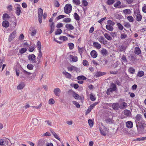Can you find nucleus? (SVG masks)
I'll return each instance as SVG.
<instances>
[{"mask_svg": "<svg viewBox=\"0 0 146 146\" xmlns=\"http://www.w3.org/2000/svg\"><path fill=\"white\" fill-rule=\"evenodd\" d=\"M42 57V54L41 51L39 52L38 56L37 57V59L41 60V58Z\"/></svg>", "mask_w": 146, "mask_h": 146, "instance_id": "nucleus-61", "label": "nucleus"}, {"mask_svg": "<svg viewBox=\"0 0 146 146\" xmlns=\"http://www.w3.org/2000/svg\"><path fill=\"white\" fill-rule=\"evenodd\" d=\"M27 50L26 48H22L19 50V53L20 54H23L26 52Z\"/></svg>", "mask_w": 146, "mask_h": 146, "instance_id": "nucleus-47", "label": "nucleus"}, {"mask_svg": "<svg viewBox=\"0 0 146 146\" xmlns=\"http://www.w3.org/2000/svg\"><path fill=\"white\" fill-rule=\"evenodd\" d=\"M43 11L41 8H39L38 9V17H42Z\"/></svg>", "mask_w": 146, "mask_h": 146, "instance_id": "nucleus-33", "label": "nucleus"}, {"mask_svg": "<svg viewBox=\"0 0 146 146\" xmlns=\"http://www.w3.org/2000/svg\"><path fill=\"white\" fill-rule=\"evenodd\" d=\"M6 140L7 139H1L0 140V146L3 145L7 143L6 142Z\"/></svg>", "mask_w": 146, "mask_h": 146, "instance_id": "nucleus-30", "label": "nucleus"}, {"mask_svg": "<svg viewBox=\"0 0 146 146\" xmlns=\"http://www.w3.org/2000/svg\"><path fill=\"white\" fill-rule=\"evenodd\" d=\"M36 56L34 54H30L29 55L28 58L29 60L31 61L32 63L36 62Z\"/></svg>", "mask_w": 146, "mask_h": 146, "instance_id": "nucleus-5", "label": "nucleus"}, {"mask_svg": "<svg viewBox=\"0 0 146 146\" xmlns=\"http://www.w3.org/2000/svg\"><path fill=\"white\" fill-rule=\"evenodd\" d=\"M123 113L127 117L129 116L131 114L130 111L128 110H125L123 111Z\"/></svg>", "mask_w": 146, "mask_h": 146, "instance_id": "nucleus-24", "label": "nucleus"}, {"mask_svg": "<svg viewBox=\"0 0 146 146\" xmlns=\"http://www.w3.org/2000/svg\"><path fill=\"white\" fill-rule=\"evenodd\" d=\"M94 46L97 49H100L101 47V45L98 42H94L93 43Z\"/></svg>", "mask_w": 146, "mask_h": 146, "instance_id": "nucleus-19", "label": "nucleus"}, {"mask_svg": "<svg viewBox=\"0 0 146 146\" xmlns=\"http://www.w3.org/2000/svg\"><path fill=\"white\" fill-rule=\"evenodd\" d=\"M46 140L44 139H41L37 143L38 146H43L44 145Z\"/></svg>", "mask_w": 146, "mask_h": 146, "instance_id": "nucleus-8", "label": "nucleus"}, {"mask_svg": "<svg viewBox=\"0 0 146 146\" xmlns=\"http://www.w3.org/2000/svg\"><path fill=\"white\" fill-rule=\"evenodd\" d=\"M123 13L125 14H130L131 13V11L128 9L124 10L123 11Z\"/></svg>", "mask_w": 146, "mask_h": 146, "instance_id": "nucleus-42", "label": "nucleus"}, {"mask_svg": "<svg viewBox=\"0 0 146 146\" xmlns=\"http://www.w3.org/2000/svg\"><path fill=\"white\" fill-rule=\"evenodd\" d=\"M16 36V31L15 30L13 31L12 33L10 34L9 37L8 38V41L9 42H11L13 40L14 38Z\"/></svg>", "mask_w": 146, "mask_h": 146, "instance_id": "nucleus-3", "label": "nucleus"}, {"mask_svg": "<svg viewBox=\"0 0 146 146\" xmlns=\"http://www.w3.org/2000/svg\"><path fill=\"white\" fill-rule=\"evenodd\" d=\"M110 87L114 90L115 91L117 90V88L116 85L113 83H111V84L110 86Z\"/></svg>", "mask_w": 146, "mask_h": 146, "instance_id": "nucleus-38", "label": "nucleus"}, {"mask_svg": "<svg viewBox=\"0 0 146 146\" xmlns=\"http://www.w3.org/2000/svg\"><path fill=\"white\" fill-rule=\"evenodd\" d=\"M50 30L49 32V33L50 34L54 31L55 29L54 23L53 22H52V23L50 24Z\"/></svg>", "mask_w": 146, "mask_h": 146, "instance_id": "nucleus-14", "label": "nucleus"}, {"mask_svg": "<svg viewBox=\"0 0 146 146\" xmlns=\"http://www.w3.org/2000/svg\"><path fill=\"white\" fill-rule=\"evenodd\" d=\"M38 120L36 119H34L32 120V123L35 125H36L38 124Z\"/></svg>", "mask_w": 146, "mask_h": 146, "instance_id": "nucleus-58", "label": "nucleus"}, {"mask_svg": "<svg viewBox=\"0 0 146 146\" xmlns=\"http://www.w3.org/2000/svg\"><path fill=\"white\" fill-rule=\"evenodd\" d=\"M113 91H115L110 87L106 91V94L108 95H109L110 94V92H112Z\"/></svg>", "mask_w": 146, "mask_h": 146, "instance_id": "nucleus-28", "label": "nucleus"}, {"mask_svg": "<svg viewBox=\"0 0 146 146\" xmlns=\"http://www.w3.org/2000/svg\"><path fill=\"white\" fill-rule=\"evenodd\" d=\"M52 135H54V137L57 139H58L59 140H60V138L57 135L56 133H55L54 131H52Z\"/></svg>", "mask_w": 146, "mask_h": 146, "instance_id": "nucleus-46", "label": "nucleus"}, {"mask_svg": "<svg viewBox=\"0 0 146 146\" xmlns=\"http://www.w3.org/2000/svg\"><path fill=\"white\" fill-rule=\"evenodd\" d=\"M143 117L142 115L139 114H137L135 117V121H139L143 120L142 119Z\"/></svg>", "mask_w": 146, "mask_h": 146, "instance_id": "nucleus-13", "label": "nucleus"}, {"mask_svg": "<svg viewBox=\"0 0 146 146\" xmlns=\"http://www.w3.org/2000/svg\"><path fill=\"white\" fill-rule=\"evenodd\" d=\"M72 102L73 104H74L76 107L77 108H79L80 107V105L76 101H73Z\"/></svg>", "mask_w": 146, "mask_h": 146, "instance_id": "nucleus-60", "label": "nucleus"}, {"mask_svg": "<svg viewBox=\"0 0 146 146\" xmlns=\"http://www.w3.org/2000/svg\"><path fill=\"white\" fill-rule=\"evenodd\" d=\"M91 56L93 58H96L97 56V53L94 50H92L90 53Z\"/></svg>", "mask_w": 146, "mask_h": 146, "instance_id": "nucleus-23", "label": "nucleus"}, {"mask_svg": "<svg viewBox=\"0 0 146 146\" xmlns=\"http://www.w3.org/2000/svg\"><path fill=\"white\" fill-rule=\"evenodd\" d=\"M124 26L127 28H129L131 27V25L128 22H124L123 24Z\"/></svg>", "mask_w": 146, "mask_h": 146, "instance_id": "nucleus-39", "label": "nucleus"}, {"mask_svg": "<svg viewBox=\"0 0 146 146\" xmlns=\"http://www.w3.org/2000/svg\"><path fill=\"white\" fill-rule=\"evenodd\" d=\"M65 27L69 30H72L74 29V27L70 24H66L65 25Z\"/></svg>", "mask_w": 146, "mask_h": 146, "instance_id": "nucleus-18", "label": "nucleus"}, {"mask_svg": "<svg viewBox=\"0 0 146 146\" xmlns=\"http://www.w3.org/2000/svg\"><path fill=\"white\" fill-rule=\"evenodd\" d=\"M106 74V73L105 72L99 71L97 72L95 74V75L96 77H99L105 75Z\"/></svg>", "mask_w": 146, "mask_h": 146, "instance_id": "nucleus-17", "label": "nucleus"}, {"mask_svg": "<svg viewBox=\"0 0 146 146\" xmlns=\"http://www.w3.org/2000/svg\"><path fill=\"white\" fill-rule=\"evenodd\" d=\"M126 125L128 128H131L133 127V123L131 121H128L126 122Z\"/></svg>", "mask_w": 146, "mask_h": 146, "instance_id": "nucleus-20", "label": "nucleus"}, {"mask_svg": "<svg viewBox=\"0 0 146 146\" xmlns=\"http://www.w3.org/2000/svg\"><path fill=\"white\" fill-rule=\"evenodd\" d=\"M62 32V30L60 29H58L55 33L56 35L60 34Z\"/></svg>", "mask_w": 146, "mask_h": 146, "instance_id": "nucleus-50", "label": "nucleus"}, {"mask_svg": "<svg viewBox=\"0 0 146 146\" xmlns=\"http://www.w3.org/2000/svg\"><path fill=\"white\" fill-rule=\"evenodd\" d=\"M100 133L102 135L104 136H106V132L103 130H102L100 128Z\"/></svg>", "mask_w": 146, "mask_h": 146, "instance_id": "nucleus-62", "label": "nucleus"}, {"mask_svg": "<svg viewBox=\"0 0 146 146\" xmlns=\"http://www.w3.org/2000/svg\"><path fill=\"white\" fill-rule=\"evenodd\" d=\"M121 60L124 62H127V60L125 55H123L121 58Z\"/></svg>", "mask_w": 146, "mask_h": 146, "instance_id": "nucleus-59", "label": "nucleus"}, {"mask_svg": "<svg viewBox=\"0 0 146 146\" xmlns=\"http://www.w3.org/2000/svg\"><path fill=\"white\" fill-rule=\"evenodd\" d=\"M61 92L60 89L58 88H55L54 90V93L55 95L58 96H60V94Z\"/></svg>", "mask_w": 146, "mask_h": 146, "instance_id": "nucleus-15", "label": "nucleus"}, {"mask_svg": "<svg viewBox=\"0 0 146 146\" xmlns=\"http://www.w3.org/2000/svg\"><path fill=\"white\" fill-rule=\"evenodd\" d=\"M117 25L119 29L122 30L123 29V26L120 23H118Z\"/></svg>", "mask_w": 146, "mask_h": 146, "instance_id": "nucleus-45", "label": "nucleus"}, {"mask_svg": "<svg viewBox=\"0 0 146 146\" xmlns=\"http://www.w3.org/2000/svg\"><path fill=\"white\" fill-rule=\"evenodd\" d=\"M72 6L70 4H66L64 8V11L66 14L71 13L72 11Z\"/></svg>", "mask_w": 146, "mask_h": 146, "instance_id": "nucleus-2", "label": "nucleus"}, {"mask_svg": "<svg viewBox=\"0 0 146 146\" xmlns=\"http://www.w3.org/2000/svg\"><path fill=\"white\" fill-rule=\"evenodd\" d=\"M83 64L84 65L86 66H88L89 64L88 61L86 60H83Z\"/></svg>", "mask_w": 146, "mask_h": 146, "instance_id": "nucleus-64", "label": "nucleus"}, {"mask_svg": "<svg viewBox=\"0 0 146 146\" xmlns=\"http://www.w3.org/2000/svg\"><path fill=\"white\" fill-rule=\"evenodd\" d=\"M108 52L107 50L105 48H103L101 50V53L104 56H106L108 54Z\"/></svg>", "mask_w": 146, "mask_h": 146, "instance_id": "nucleus-32", "label": "nucleus"}, {"mask_svg": "<svg viewBox=\"0 0 146 146\" xmlns=\"http://www.w3.org/2000/svg\"><path fill=\"white\" fill-rule=\"evenodd\" d=\"M25 86V85L24 83L22 82L17 86V89L18 90H21Z\"/></svg>", "mask_w": 146, "mask_h": 146, "instance_id": "nucleus-27", "label": "nucleus"}, {"mask_svg": "<svg viewBox=\"0 0 146 146\" xmlns=\"http://www.w3.org/2000/svg\"><path fill=\"white\" fill-rule=\"evenodd\" d=\"M74 18L77 21H79L80 19V17L77 13L76 12L74 13Z\"/></svg>", "mask_w": 146, "mask_h": 146, "instance_id": "nucleus-37", "label": "nucleus"}, {"mask_svg": "<svg viewBox=\"0 0 146 146\" xmlns=\"http://www.w3.org/2000/svg\"><path fill=\"white\" fill-rule=\"evenodd\" d=\"M77 79L78 80H85L87 79L83 75L79 76H78L77 78Z\"/></svg>", "mask_w": 146, "mask_h": 146, "instance_id": "nucleus-29", "label": "nucleus"}, {"mask_svg": "<svg viewBox=\"0 0 146 146\" xmlns=\"http://www.w3.org/2000/svg\"><path fill=\"white\" fill-rule=\"evenodd\" d=\"M10 18L9 15L7 13H5L3 14L2 18L3 20H8Z\"/></svg>", "mask_w": 146, "mask_h": 146, "instance_id": "nucleus-16", "label": "nucleus"}, {"mask_svg": "<svg viewBox=\"0 0 146 146\" xmlns=\"http://www.w3.org/2000/svg\"><path fill=\"white\" fill-rule=\"evenodd\" d=\"M128 71L131 74H133L135 72V69L133 67H130L128 69Z\"/></svg>", "mask_w": 146, "mask_h": 146, "instance_id": "nucleus-41", "label": "nucleus"}, {"mask_svg": "<svg viewBox=\"0 0 146 146\" xmlns=\"http://www.w3.org/2000/svg\"><path fill=\"white\" fill-rule=\"evenodd\" d=\"M115 2L114 0H108L106 3L107 4L110 5L113 4Z\"/></svg>", "mask_w": 146, "mask_h": 146, "instance_id": "nucleus-48", "label": "nucleus"}, {"mask_svg": "<svg viewBox=\"0 0 146 146\" xmlns=\"http://www.w3.org/2000/svg\"><path fill=\"white\" fill-rule=\"evenodd\" d=\"M88 123L90 127H92L93 126L94 122L92 119H89L88 120Z\"/></svg>", "mask_w": 146, "mask_h": 146, "instance_id": "nucleus-54", "label": "nucleus"}, {"mask_svg": "<svg viewBox=\"0 0 146 146\" xmlns=\"http://www.w3.org/2000/svg\"><path fill=\"white\" fill-rule=\"evenodd\" d=\"M142 18V16L140 14V13L139 12V13H138L136 16V21H140L141 20Z\"/></svg>", "mask_w": 146, "mask_h": 146, "instance_id": "nucleus-26", "label": "nucleus"}, {"mask_svg": "<svg viewBox=\"0 0 146 146\" xmlns=\"http://www.w3.org/2000/svg\"><path fill=\"white\" fill-rule=\"evenodd\" d=\"M127 37V34L125 33H122L121 34L120 38L121 39H123L126 38Z\"/></svg>", "mask_w": 146, "mask_h": 146, "instance_id": "nucleus-55", "label": "nucleus"}, {"mask_svg": "<svg viewBox=\"0 0 146 146\" xmlns=\"http://www.w3.org/2000/svg\"><path fill=\"white\" fill-rule=\"evenodd\" d=\"M37 61H36V62L33 63L35 68H39L41 66L42 61L41 60L37 59Z\"/></svg>", "mask_w": 146, "mask_h": 146, "instance_id": "nucleus-11", "label": "nucleus"}, {"mask_svg": "<svg viewBox=\"0 0 146 146\" xmlns=\"http://www.w3.org/2000/svg\"><path fill=\"white\" fill-rule=\"evenodd\" d=\"M106 29L108 30L111 31L113 30V27L110 25H107L106 26Z\"/></svg>", "mask_w": 146, "mask_h": 146, "instance_id": "nucleus-31", "label": "nucleus"}, {"mask_svg": "<svg viewBox=\"0 0 146 146\" xmlns=\"http://www.w3.org/2000/svg\"><path fill=\"white\" fill-rule=\"evenodd\" d=\"M71 19L69 18H66L63 19V22L65 23H69L70 22Z\"/></svg>", "mask_w": 146, "mask_h": 146, "instance_id": "nucleus-49", "label": "nucleus"}, {"mask_svg": "<svg viewBox=\"0 0 146 146\" xmlns=\"http://www.w3.org/2000/svg\"><path fill=\"white\" fill-rule=\"evenodd\" d=\"M104 36L105 38L109 40H112V38L109 35L108 33H106L104 34Z\"/></svg>", "mask_w": 146, "mask_h": 146, "instance_id": "nucleus-35", "label": "nucleus"}, {"mask_svg": "<svg viewBox=\"0 0 146 146\" xmlns=\"http://www.w3.org/2000/svg\"><path fill=\"white\" fill-rule=\"evenodd\" d=\"M88 2L86 0H83L82 1V5L85 7H86L88 5Z\"/></svg>", "mask_w": 146, "mask_h": 146, "instance_id": "nucleus-63", "label": "nucleus"}, {"mask_svg": "<svg viewBox=\"0 0 146 146\" xmlns=\"http://www.w3.org/2000/svg\"><path fill=\"white\" fill-rule=\"evenodd\" d=\"M68 45L69 46V49L70 50L72 49L74 47V44L72 43H69L68 44Z\"/></svg>", "mask_w": 146, "mask_h": 146, "instance_id": "nucleus-52", "label": "nucleus"}, {"mask_svg": "<svg viewBox=\"0 0 146 146\" xmlns=\"http://www.w3.org/2000/svg\"><path fill=\"white\" fill-rule=\"evenodd\" d=\"M127 46V45H121L119 46V51L120 52H122L123 51H124L125 50Z\"/></svg>", "mask_w": 146, "mask_h": 146, "instance_id": "nucleus-22", "label": "nucleus"}, {"mask_svg": "<svg viewBox=\"0 0 146 146\" xmlns=\"http://www.w3.org/2000/svg\"><path fill=\"white\" fill-rule=\"evenodd\" d=\"M62 74L65 75L66 77L70 79L72 77L71 74L66 71L63 72Z\"/></svg>", "mask_w": 146, "mask_h": 146, "instance_id": "nucleus-25", "label": "nucleus"}, {"mask_svg": "<svg viewBox=\"0 0 146 146\" xmlns=\"http://www.w3.org/2000/svg\"><path fill=\"white\" fill-rule=\"evenodd\" d=\"M111 107L114 110H118L119 108V103H113Z\"/></svg>", "mask_w": 146, "mask_h": 146, "instance_id": "nucleus-12", "label": "nucleus"}, {"mask_svg": "<svg viewBox=\"0 0 146 146\" xmlns=\"http://www.w3.org/2000/svg\"><path fill=\"white\" fill-rule=\"evenodd\" d=\"M127 19L130 22H133V17L131 16H128L127 17Z\"/></svg>", "mask_w": 146, "mask_h": 146, "instance_id": "nucleus-51", "label": "nucleus"}, {"mask_svg": "<svg viewBox=\"0 0 146 146\" xmlns=\"http://www.w3.org/2000/svg\"><path fill=\"white\" fill-rule=\"evenodd\" d=\"M127 107V104L126 103L123 102L119 104V108L121 110H124Z\"/></svg>", "mask_w": 146, "mask_h": 146, "instance_id": "nucleus-7", "label": "nucleus"}, {"mask_svg": "<svg viewBox=\"0 0 146 146\" xmlns=\"http://www.w3.org/2000/svg\"><path fill=\"white\" fill-rule=\"evenodd\" d=\"M60 40H63V41H66L68 40V38L65 36H61L59 38Z\"/></svg>", "mask_w": 146, "mask_h": 146, "instance_id": "nucleus-43", "label": "nucleus"}, {"mask_svg": "<svg viewBox=\"0 0 146 146\" xmlns=\"http://www.w3.org/2000/svg\"><path fill=\"white\" fill-rule=\"evenodd\" d=\"M34 66L31 64H29L27 66V68L29 70H32L33 69Z\"/></svg>", "mask_w": 146, "mask_h": 146, "instance_id": "nucleus-40", "label": "nucleus"}, {"mask_svg": "<svg viewBox=\"0 0 146 146\" xmlns=\"http://www.w3.org/2000/svg\"><path fill=\"white\" fill-rule=\"evenodd\" d=\"M2 25L5 28L8 27L9 25V22L7 20L3 21L2 23Z\"/></svg>", "mask_w": 146, "mask_h": 146, "instance_id": "nucleus-21", "label": "nucleus"}, {"mask_svg": "<svg viewBox=\"0 0 146 146\" xmlns=\"http://www.w3.org/2000/svg\"><path fill=\"white\" fill-rule=\"evenodd\" d=\"M70 56L72 60L74 62H76L78 61V58L76 56H74L72 55H70Z\"/></svg>", "mask_w": 146, "mask_h": 146, "instance_id": "nucleus-36", "label": "nucleus"}, {"mask_svg": "<svg viewBox=\"0 0 146 146\" xmlns=\"http://www.w3.org/2000/svg\"><path fill=\"white\" fill-rule=\"evenodd\" d=\"M107 23L108 24L110 25L113 26L115 24V23H114V22L110 20L107 21Z\"/></svg>", "mask_w": 146, "mask_h": 146, "instance_id": "nucleus-56", "label": "nucleus"}, {"mask_svg": "<svg viewBox=\"0 0 146 146\" xmlns=\"http://www.w3.org/2000/svg\"><path fill=\"white\" fill-rule=\"evenodd\" d=\"M121 4V2L119 1H117L116 3L114 5V7H117L119 6Z\"/></svg>", "mask_w": 146, "mask_h": 146, "instance_id": "nucleus-57", "label": "nucleus"}, {"mask_svg": "<svg viewBox=\"0 0 146 146\" xmlns=\"http://www.w3.org/2000/svg\"><path fill=\"white\" fill-rule=\"evenodd\" d=\"M98 40L102 44H105L107 43V41L103 36H100Z\"/></svg>", "mask_w": 146, "mask_h": 146, "instance_id": "nucleus-9", "label": "nucleus"}, {"mask_svg": "<svg viewBox=\"0 0 146 146\" xmlns=\"http://www.w3.org/2000/svg\"><path fill=\"white\" fill-rule=\"evenodd\" d=\"M144 75V73L142 71H139L137 74V76L141 77L143 76Z\"/></svg>", "mask_w": 146, "mask_h": 146, "instance_id": "nucleus-34", "label": "nucleus"}, {"mask_svg": "<svg viewBox=\"0 0 146 146\" xmlns=\"http://www.w3.org/2000/svg\"><path fill=\"white\" fill-rule=\"evenodd\" d=\"M72 92V96L75 99H79L81 100L82 98L81 97L79 96L78 94L76 93L75 92H74L72 90H69L68 91V93Z\"/></svg>", "mask_w": 146, "mask_h": 146, "instance_id": "nucleus-4", "label": "nucleus"}, {"mask_svg": "<svg viewBox=\"0 0 146 146\" xmlns=\"http://www.w3.org/2000/svg\"><path fill=\"white\" fill-rule=\"evenodd\" d=\"M136 125L138 130H143L146 125L144 120L139 121H136Z\"/></svg>", "mask_w": 146, "mask_h": 146, "instance_id": "nucleus-1", "label": "nucleus"}, {"mask_svg": "<svg viewBox=\"0 0 146 146\" xmlns=\"http://www.w3.org/2000/svg\"><path fill=\"white\" fill-rule=\"evenodd\" d=\"M90 99L92 101L95 100H96V98L94 95H93L92 93L90 95Z\"/></svg>", "mask_w": 146, "mask_h": 146, "instance_id": "nucleus-53", "label": "nucleus"}, {"mask_svg": "<svg viewBox=\"0 0 146 146\" xmlns=\"http://www.w3.org/2000/svg\"><path fill=\"white\" fill-rule=\"evenodd\" d=\"M73 3L76 5H79L80 4V0H73Z\"/></svg>", "mask_w": 146, "mask_h": 146, "instance_id": "nucleus-44", "label": "nucleus"}, {"mask_svg": "<svg viewBox=\"0 0 146 146\" xmlns=\"http://www.w3.org/2000/svg\"><path fill=\"white\" fill-rule=\"evenodd\" d=\"M16 5H17V6L15 8V13L18 16H19L21 14V7L19 4H17Z\"/></svg>", "mask_w": 146, "mask_h": 146, "instance_id": "nucleus-6", "label": "nucleus"}, {"mask_svg": "<svg viewBox=\"0 0 146 146\" xmlns=\"http://www.w3.org/2000/svg\"><path fill=\"white\" fill-rule=\"evenodd\" d=\"M134 53L135 54L139 55L141 54L140 49L139 47H136L134 48Z\"/></svg>", "mask_w": 146, "mask_h": 146, "instance_id": "nucleus-10", "label": "nucleus"}]
</instances>
